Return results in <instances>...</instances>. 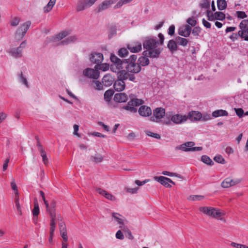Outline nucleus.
I'll list each match as a JSON object with an SVG mask.
<instances>
[{"instance_id":"nucleus-10","label":"nucleus","mask_w":248,"mask_h":248,"mask_svg":"<svg viewBox=\"0 0 248 248\" xmlns=\"http://www.w3.org/2000/svg\"><path fill=\"white\" fill-rule=\"evenodd\" d=\"M83 74L87 78L97 79L99 77V72L97 68H87L83 71Z\"/></svg>"},{"instance_id":"nucleus-30","label":"nucleus","mask_w":248,"mask_h":248,"mask_svg":"<svg viewBox=\"0 0 248 248\" xmlns=\"http://www.w3.org/2000/svg\"><path fill=\"white\" fill-rule=\"evenodd\" d=\"M175 40L178 45L182 46H186L189 42L188 40L187 39L180 36L176 37Z\"/></svg>"},{"instance_id":"nucleus-51","label":"nucleus","mask_w":248,"mask_h":248,"mask_svg":"<svg viewBox=\"0 0 248 248\" xmlns=\"http://www.w3.org/2000/svg\"><path fill=\"white\" fill-rule=\"evenodd\" d=\"M201 31V29L199 27H195L193 28L191 31L192 34L196 37H198L199 35V33Z\"/></svg>"},{"instance_id":"nucleus-52","label":"nucleus","mask_w":248,"mask_h":248,"mask_svg":"<svg viewBox=\"0 0 248 248\" xmlns=\"http://www.w3.org/2000/svg\"><path fill=\"white\" fill-rule=\"evenodd\" d=\"M186 22L188 23V25L192 27L195 26L197 24V21L193 17L188 18L186 20Z\"/></svg>"},{"instance_id":"nucleus-37","label":"nucleus","mask_w":248,"mask_h":248,"mask_svg":"<svg viewBox=\"0 0 248 248\" xmlns=\"http://www.w3.org/2000/svg\"><path fill=\"white\" fill-rule=\"evenodd\" d=\"M201 160L203 163L208 165L212 166L214 164V162L212 159L208 156L206 155H204L202 156Z\"/></svg>"},{"instance_id":"nucleus-48","label":"nucleus","mask_w":248,"mask_h":248,"mask_svg":"<svg viewBox=\"0 0 248 248\" xmlns=\"http://www.w3.org/2000/svg\"><path fill=\"white\" fill-rule=\"evenodd\" d=\"M132 0H120L114 6V8H118L123 5L130 2Z\"/></svg>"},{"instance_id":"nucleus-3","label":"nucleus","mask_w":248,"mask_h":248,"mask_svg":"<svg viewBox=\"0 0 248 248\" xmlns=\"http://www.w3.org/2000/svg\"><path fill=\"white\" fill-rule=\"evenodd\" d=\"M199 210L208 216L226 222V220L224 218L221 217L224 215V213L220 212L219 209L212 207L204 206L200 207Z\"/></svg>"},{"instance_id":"nucleus-41","label":"nucleus","mask_w":248,"mask_h":248,"mask_svg":"<svg viewBox=\"0 0 248 248\" xmlns=\"http://www.w3.org/2000/svg\"><path fill=\"white\" fill-rule=\"evenodd\" d=\"M214 14L216 17V20H223L226 17L225 15L222 12H216Z\"/></svg>"},{"instance_id":"nucleus-15","label":"nucleus","mask_w":248,"mask_h":248,"mask_svg":"<svg viewBox=\"0 0 248 248\" xmlns=\"http://www.w3.org/2000/svg\"><path fill=\"white\" fill-rule=\"evenodd\" d=\"M90 60L93 63L96 65L100 64L103 60V54L101 53H92L90 55Z\"/></svg>"},{"instance_id":"nucleus-61","label":"nucleus","mask_w":248,"mask_h":248,"mask_svg":"<svg viewBox=\"0 0 248 248\" xmlns=\"http://www.w3.org/2000/svg\"><path fill=\"white\" fill-rule=\"evenodd\" d=\"M174 32L175 26L174 25H172L169 27L168 32L170 35L172 36L174 34Z\"/></svg>"},{"instance_id":"nucleus-21","label":"nucleus","mask_w":248,"mask_h":248,"mask_svg":"<svg viewBox=\"0 0 248 248\" xmlns=\"http://www.w3.org/2000/svg\"><path fill=\"white\" fill-rule=\"evenodd\" d=\"M127 47L128 49L131 52L137 53L141 50L142 45L141 43L136 42L133 44L128 45Z\"/></svg>"},{"instance_id":"nucleus-33","label":"nucleus","mask_w":248,"mask_h":248,"mask_svg":"<svg viewBox=\"0 0 248 248\" xmlns=\"http://www.w3.org/2000/svg\"><path fill=\"white\" fill-rule=\"evenodd\" d=\"M70 33V31H63L58 34L55 37V39L58 41L61 40L68 36Z\"/></svg>"},{"instance_id":"nucleus-28","label":"nucleus","mask_w":248,"mask_h":248,"mask_svg":"<svg viewBox=\"0 0 248 248\" xmlns=\"http://www.w3.org/2000/svg\"><path fill=\"white\" fill-rule=\"evenodd\" d=\"M212 116L217 118L220 116H228V113L227 111L223 109H218L213 112Z\"/></svg>"},{"instance_id":"nucleus-43","label":"nucleus","mask_w":248,"mask_h":248,"mask_svg":"<svg viewBox=\"0 0 248 248\" xmlns=\"http://www.w3.org/2000/svg\"><path fill=\"white\" fill-rule=\"evenodd\" d=\"M56 206V202L55 201H52L51 203L50 206H49L48 209L47 210V212L49 214H50L51 211H53L54 213L55 212V207Z\"/></svg>"},{"instance_id":"nucleus-35","label":"nucleus","mask_w":248,"mask_h":248,"mask_svg":"<svg viewBox=\"0 0 248 248\" xmlns=\"http://www.w3.org/2000/svg\"><path fill=\"white\" fill-rule=\"evenodd\" d=\"M90 159L96 163L101 162L103 160V157L100 154H96L95 155H92Z\"/></svg>"},{"instance_id":"nucleus-29","label":"nucleus","mask_w":248,"mask_h":248,"mask_svg":"<svg viewBox=\"0 0 248 248\" xmlns=\"http://www.w3.org/2000/svg\"><path fill=\"white\" fill-rule=\"evenodd\" d=\"M77 40V37L75 36H70L63 40V41L60 42V44L62 45H67L69 44L74 43Z\"/></svg>"},{"instance_id":"nucleus-62","label":"nucleus","mask_w":248,"mask_h":248,"mask_svg":"<svg viewBox=\"0 0 248 248\" xmlns=\"http://www.w3.org/2000/svg\"><path fill=\"white\" fill-rule=\"evenodd\" d=\"M150 181L149 179H146L143 181H140V180H137L135 181V183L139 186H141L146 183Z\"/></svg>"},{"instance_id":"nucleus-55","label":"nucleus","mask_w":248,"mask_h":248,"mask_svg":"<svg viewBox=\"0 0 248 248\" xmlns=\"http://www.w3.org/2000/svg\"><path fill=\"white\" fill-rule=\"evenodd\" d=\"M11 186L12 189L13 190H14L15 194L18 193L17 186L15 183V179L13 178H12V181L11 183Z\"/></svg>"},{"instance_id":"nucleus-20","label":"nucleus","mask_w":248,"mask_h":248,"mask_svg":"<svg viewBox=\"0 0 248 248\" xmlns=\"http://www.w3.org/2000/svg\"><path fill=\"white\" fill-rule=\"evenodd\" d=\"M187 117L192 121H201L202 114L199 111H192L188 113Z\"/></svg>"},{"instance_id":"nucleus-42","label":"nucleus","mask_w":248,"mask_h":248,"mask_svg":"<svg viewBox=\"0 0 248 248\" xmlns=\"http://www.w3.org/2000/svg\"><path fill=\"white\" fill-rule=\"evenodd\" d=\"M50 217V226L53 227H56V223L55 222L56 219V213H54L53 211H51L50 214H49Z\"/></svg>"},{"instance_id":"nucleus-34","label":"nucleus","mask_w":248,"mask_h":248,"mask_svg":"<svg viewBox=\"0 0 248 248\" xmlns=\"http://www.w3.org/2000/svg\"><path fill=\"white\" fill-rule=\"evenodd\" d=\"M56 1V0H50L44 8V12L47 13L50 11L55 5Z\"/></svg>"},{"instance_id":"nucleus-47","label":"nucleus","mask_w":248,"mask_h":248,"mask_svg":"<svg viewBox=\"0 0 248 248\" xmlns=\"http://www.w3.org/2000/svg\"><path fill=\"white\" fill-rule=\"evenodd\" d=\"M123 79L126 80L128 79L129 80L134 81L135 79V77L134 75L129 74L127 73H125L122 76Z\"/></svg>"},{"instance_id":"nucleus-63","label":"nucleus","mask_w":248,"mask_h":248,"mask_svg":"<svg viewBox=\"0 0 248 248\" xmlns=\"http://www.w3.org/2000/svg\"><path fill=\"white\" fill-rule=\"evenodd\" d=\"M106 198L110 201H113L115 200V197L110 193L107 192L106 195L104 196Z\"/></svg>"},{"instance_id":"nucleus-16","label":"nucleus","mask_w":248,"mask_h":248,"mask_svg":"<svg viewBox=\"0 0 248 248\" xmlns=\"http://www.w3.org/2000/svg\"><path fill=\"white\" fill-rule=\"evenodd\" d=\"M195 145V143L192 141H188L184 144H181L175 148L176 150H179L184 152L191 151L193 146Z\"/></svg>"},{"instance_id":"nucleus-9","label":"nucleus","mask_w":248,"mask_h":248,"mask_svg":"<svg viewBox=\"0 0 248 248\" xmlns=\"http://www.w3.org/2000/svg\"><path fill=\"white\" fill-rule=\"evenodd\" d=\"M26 41H23L20 45L17 48H13L10 49L9 53L11 56L15 58H20L22 57V50L26 46Z\"/></svg>"},{"instance_id":"nucleus-32","label":"nucleus","mask_w":248,"mask_h":248,"mask_svg":"<svg viewBox=\"0 0 248 248\" xmlns=\"http://www.w3.org/2000/svg\"><path fill=\"white\" fill-rule=\"evenodd\" d=\"M120 228L122 229L124 232H125L126 236L130 240L134 239V237L132 234L131 231L125 226H120Z\"/></svg>"},{"instance_id":"nucleus-50","label":"nucleus","mask_w":248,"mask_h":248,"mask_svg":"<svg viewBox=\"0 0 248 248\" xmlns=\"http://www.w3.org/2000/svg\"><path fill=\"white\" fill-rule=\"evenodd\" d=\"M235 112L236 115L239 117V118H241L243 117L244 115V111L243 109L241 108H234Z\"/></svg>"},{"instance_id":"nucleus-60","label":"nucleus","mask_w":248,"mask_h":248,"mask_svg":"<svg viewBox=\"0 0 248 248\" xmlns=\"http://www.w3.org/2000/svg\"><path fill=\"white\" fill-rule=\"evenodd\" d=\"M116 237L120 240H123L124 238V235L121 230H119L116 233Z\"/></svg>"},{"instance_id":"nucleus-49","label":"nucleus","mask_w":248,"mask_h":248,"mask_svg":"<svg viewBox=\"0 0 248 248\" xmlns=\"http://www.w3.org/2000/svg\"><path fill=\"white\" fill-rule=\"evenodd\" d=\"M214 159L216 162L218 163L224 164L226 163L225 159L221 155H216L214 158Z\"/></svg>"},{"instance_id":"nucleus-22","label":"nucleus","mask_w":248,"mask_h":248,"mask_svg":"<svg viewBox=\"0 0 248 248\" xmlns=\"http://www.w3.org/2000/svg\"><path fill=\"white\" fill-rule=\"evenodd\" d=\"M154 179L166 187L170 188L171 187V186L168 182L169 178L161 176L159 177L155 176Z\"/></svg>"},{"instance_id":"nucleus-64","label":"nucleus","mask_w":248,"mask_h":248,"mask_svg":"<svg viewBox=\"0 0 248 248\" xmlns=\"http://www.w3.org/2000/svg\"><path fill=\"white\" fill-rule=\"evenodd\" d=\"M137 57L136 55H132L129 59H125L127 62H136Z\"/></svg>"},{"instance_id":"nucleus-56","label":"nucleus","mask_w":248,"mask_h":248,"mask_svg":"<svg viewBox=\"0 0 248 248\" xmlns=\"http://www.w3.org/2000/svg\"><path fill=\"white\" fill-rule=\"evenodd\" d=\"M207 16L208 17V19L210 21H214L216 20V17L214 14L212 13L209 10H207Z\"/></svg>"},{"instance_id":"nucleus-14","label":"nucleus","mask_w":248,"mask_h":248,"mask_svg":"<svg viewBox=\"0 0 248 248\" xmlns=\"http://www.w3.org/2000/svg\"><path fill=\"white\" fill-rule=\"evenodd\" d=\"M241 180L240 179L233 180L230 178H227L223 180L221 185L223 188H228L239 184Z\"/></svg>"},{"instance_id":"nucleus-18","label":"nucleus","mask_w":248,"mask_h":248,"mask_svg":"<svg viewBox=\"0 0 248 248\" xmlns=\"http://www.w3.org/2000/svg\"><path fill=\"white\" fill-rule=\"evenodd\" d=\"M139 113L142 117H148L151 115L152 110L149 107L143 105L140 107Z\"/></svg>"},{"instance_id":"nucleus-40","label":"nucleus","mask_w":248,"mask_h":248,"mask_svg":"<svg viewBox=\"0 0 248 248\" xmlns=\"http://www.w3.org/2000/svg\"><path fill=\"white\" fill-rule=\"evenodd\" d=\"M40 152L44 164L47 165L48 163V160L46 152L44 149L41 148V149H40Z\"/></svg>"},{"instance_id":"nucleus-27","label":"nucleus","mask_w":248,"mask_h":248,"mask_svg":"<svg viewBox=\"0 0 248 248\" xmlns=\"http://www.w3.org/2000/svg\"><path fill=\"white\" fill-rule=\"evenodd\" d=\"M148 57L144 55V56H141L139 58L137 62L140 67L147 66L149 64V60Z\"/></svg>"},{"instance_id":"nucleus-8","label":"nucleus","mask_w":248,"mask_h":248,"mask_svg":"<svg viewBox=\"0 0 248 248\" xmlns=\"http://www.w3.org/2000/svg\"><path fill=\"white\" fill-rule=\"evenodd\" d=\"M165 114V109L162 108H157L153 110V116L150 117L151 121L158 122Z\"/></svg>"},{"instance_id":"nucleus-4","label":"nucleus","mask_w":248,"mask_h":248,"mask_svg":"<svg viewBox=\"0 0 248 248\" xmlns=\"http://www.w3.org/2000/svg\"><path fill=\"white\" fill-rule=\"evenodd\" d=\"M130 100L127 105L123 107V108L131 113H135L137 111L136 107L140 106L143 103V101L134 97V95L130 96Z\"/></svg>"},{"instance_id":"nucleus-7","label":"nucleus","mask_w":248,"mask_h":248,"mask_svg":"<svg viewBox=\"0 0 248 248\" xmlns=\"http://www.w3.org/2000/svg\"><path fill=\"white\" fill-rule=\"evenodd\" d=\"M125 65V71L134 74L138 73L141 71V67L138 62H127L124 63Z\"/></svg>"},{"instance_id":"nucleus-31","label":"nucleus","mask_w":248,"mask_h":248,"mask_svg":"<svg viewBox=\"0 0 248 248\" xmlns=\"http://www.w3.org/2000/svg\"><path fill=\"white\" fill-rule=\"evenodd\" d=\"M112 216L117 221V222L121 225V226L124 225V219L121 218L122 215L117 213H112Z\"/></svg>"},{"instance_id":"nucleus-6","label":"nucleus","mask_w":248,"mask_h":248,"mask_svg":"<svg viewBox=\"0 0 248 248\" xmlns=\"http://www.w3.org/2000/svg\"><path fill=\"white\" fill-rule=\"evenodd\" d=\"M97 0H78L77 6V12L85 10L87 7L92 6Z\"/></svg>"},{"instance_id":"nucleus-36","label":"nucleus","mask_w":248,"mask_h":248,"mask_svg":"<svg viewBox=\"0 0 248 248\" xmlns=\"http://www.w3.org/2000/svg\"><path fill=\"white\" fill-rule=\"evenodd\" d=\"M217 5L218 10H223L226 9L227 3L225 0H217Z\"/></svg>"},{"instance_id":"nucleus-13","label":"nucleus","mask_w":248,"mask_h":248,"mask_svg":"<svg viewBox=\"0 0 248 248\" xmlns=\"http://www.w3.org/2000/svg\"><path fill=\"white\" fill-rule=\"evenodd\" d=\"M187 120V117L186 115H182L179 114L173 115L171 117V121L176 124L184 123Z\"/></svg>"},{"instance_id":"nucleus-12","label":"nucleus","mask_w":248,"mask_h":248,"mask_svg":"<svg viewBox=\"0 0 248 248\" xmlns=\"http://www.w3.org/2000/svg\"><path fill=\"white\" fill-rule=\"evenodd\" d=\"M120 77L119 79L116 80L113 84V88L115 91L118 92H120L123 91L125 87V83L124 82V80L123 79V77L121 75H120Z\"/></svg>"},{"instance_id":"nucleus-5","label":"nucleus","mask_w":248,"mask_h":248,"mask_svg":"<svg viewBox=\"0 0 248 248\" xmlns=\"http://www.w3.org/2000/svg\"><path fill=\"white\" fill-rule=\"evenodd\" d=\"M31 25V22L30 21H27L21 25L16 30V37L18 39H22L29 29Z\"/></svg>"},{"instance_id":"nucleus-44","label":"nucleus","mask_w":248,"mask_h":248,"mask_svg":"<svg viewBox=\"0 0 248 248\" xmlns=\"http://www.w3.org/2000/svg\"><path fill=\"white\" fill-rule=\"evenodd\" d=\"M204 197L202 195H190L188 200L191 201H201L204 199Z\"/></svg>"},{"instance_id":"nucleus-38","label":"nucleus","mask_w":248,"mask_h":248,"mask_svg":"<svg viewBox=\"0 0 248 248\" xmlns=\"http://www.w3.org/2000/svg\"><path fill=\"white\" fill-rule=\"evenodd\" d=\"M113 93L114 92L112 90H108L106 91L104 93L105 100L107 102L109 101L113 95Z\"/></svg>"},{"instance_id":"nucleus-19","label":"nucleus","mask_w":248,"mask_h":248,"mask_svg":"<svg viewBox=\"0 0 248 248\" xmlns=\"http://www.w3.org/2000/svg\"><path fill=\"white\" fill-rule=\"evenodd\" d=\"M114 2L112 0H106L103 1L102 3L98 6L97 12L99 13L107 9L110 7L111 4L114 3Z\"/></svg>"},{"instance_id":"nucleus-45","label":"nucleus","mask_w":248,"mask_h":248,"mask_svg":"<svg viewBox=\"0 0 248 248\" xmlns=\"http://www.w3.org/2000/svg\"><path fill=\"white\" fill-rule=\"evenodd\" d=\"M128 51L126 48H122L118 52V55L121 57H125L127 55Z\"/></svg>"},{"instance_id":"nucleus-11","label":"nucleus","mask_w":248,"mask_h":248,"mask_svg":"<svg viewBox=\"0 0 248 248\" xmlns=\"http://www.w3.org/2000/svg\"><path fill=\"white\" fill-rule=\"evenodd\" d=\"M161 51L162 49L160 48H155L153 49H149L148 50L144 51L143 52V54L150 58H157L159 57Z\"/></svg>"},{"instance_id":"nucleus-57","label":"nucleus","mask_w":248,"mask_h":248,"mask_svg":"<svg viewBox=\"0 0 248 248\" xmlns=\"http://www.w3.org/2000/svg\"><path fill=\"white\" fill-rule=\"evenodd\" d=\"M20 21V18L18 17H14L11 22V25L12 26H16L18 25Z\"/></svg>"},{"instance_id":"nucleus-2","label":"nucleus","mask_w":248,"mask_h":248,"mask_svg":"<svg viewBox=\"0 0 248 248\" xmlns=\"http://www.w3.org/2000/svg\"><path fill=\"white\" fill-rule=\"evenodd\" d=\"M110 59L112 62L110 68L112 71L115 73H119L121 71L125 72V65L124 63L126 62V60H121L112 54H111Z\"/></svg>"},{"instance_id":"nucleus-26","label":"nucleus","mask_w":248,"mask_h":248,"mask_svg":"<svg viewBox=\"0 0 248 248\" xmlns=\"http://www.w3.org/2000/svg\"><path fill=\"white\" fill-rule=\"evenodd\" d=\"M32 214L34 216V221L35 223H37V217L38 215L40 213V210H39V206L38 203V201L36 199H34V208L33 209L32 211Z\"/></svg>"},{"instance_id":"nucleus-39","label":"nucleus","mask_w":248,"mask_h":248,"mask_svg":"<svg viewBox=\"0 0 248 248\" xmlns=\"http://www.w3.org/2000/svg\"><path fill=\"white\" fill-rule=\"evenodd\" d=\"M109 67V64L107 63H102L96 65L94 66V68H97L98 70L99 69L105 71L108 69Z\"/></svg>"},{"instance_id":"nucleus-46","label":"nucleus","mask_w":248,"mask_h":248,"mask_svg":"<svg viewBox=\"0 0 248 248\" xmlns=\"http://www.w3.org/2000/svg\"><path fill=\"white\" fill-rule=\"evenodd\" d=\"M200 6L202 8L208 10L210 8V1L208 0H202Z\"/></svg>"},{"instance_id":"nucleus-25","label":"nucleus","mask_w":248,"mask_h":248,"mask_svg":"<svg viewBox=\"0 0 248 248\" xmlns=\"http://www.w3.org/2000/svg\"><path fill=\"white\" fill-rule=\"evenodd\" d=\"M114 100L118 102H125L127 100V95L122 93H116L114 97Z\"/></svg>"},{"instance_id":"nucleus-24","label":"nucleus","mask_w":248,"mask_h":248,"mask_svg":"<svg viewBox=\"0 0 248 248\" xmlns=\"http://www.w3.org/2000/svg\"><path fill=\"white\" fill-rule=\"evenodd\" d=\"M114 82V79L110 75H106L102 79V83L105 86L108 87Z\"/></svg>"},{"instance_id":"nucleus-17","label":"nucleus","mask_w":248,"mask_h":248,"mask_svg":"<svg viewBox=\"0 0 248 248\" xmlns=\"http://www.w3.org/2000/svg\"><path fill=\"white\" fill-rule=\"evenodd\" d=\"M191 31V27L189 25H186L179 29L178 34L185 37H187L190 34Z\"/></svg>"},{"instance_id":"nucleus-53","label":"nucleus","mask_w":248,"mask_h":248,"mask_svg":"<svg viewBox=\"0 0 248 248\" xmlns=\"http://www.w3.org/2000/svg\"><path fill=\"white\" fill-rule=\"evenodd\" d=\"M162 174L165 175H167L169 176H175L178 178H181L180 175L179 174L173 173V172H170L169 171H163L162 172Z\"/></svg>"},{"instance_id":"nucleus-1","label":"nucleus","mask_w":248,"mask_h":248,"mask_svg":"<svg viewBox=\"0 0 248 248\" xmlns=\"http://www.w3.org/2000/svg\"><path fill=\"white\" fill-rule=\"evenodd\" d=\"M158 36L159 38V41L156 37L149 36L146 37L143 43V48L147 50L153 49L156 48L158 45H162L164 43V36L161 33H159Z\"/></svg>"},{"instance_id":"nucleus-58","label":"nucleus","mask_w":248,"mask_h":248,"mask_svg":"<svg viewBox=\"0 0 248 248\" xmlns=\"http://www.w3.org/2000/svg\"><path fill=\"white\" fill-rule=\"evenodd\" d=\"M236 16L238 18L243 19L247 17V15L245 12L243 11H237L236 13Z\"/></svg>"},{"instance_id":"nucleus-59","label":"nucleus","mask_w":248,"mask_h":248,"mask_svg":"<svg viewBox=\"0 0 248 248\" xmlns=\"http://www.w3.org/2000/svg\"><path fill=\"white\" fill-rule=\"evenodd\" d=\"M146 134L148 136L152 137H153V138H155L156 139H160V135L159 134L153 133V132H152L151 131H146Z\"/></svg>"},{"instance_id":"nucleus-54","label":"nucleus","mask_w":248,"mask_h":248,"mask_svg":"<svg viewBox=\"0 0 248 248\" xmlns=\"http://www.w3.org/2000/svg\"><path fill=\"white\" fill-rule=\"evenodd\" d=\"M212 119L211 115L209 113H204L202 114V118H201V121H207L211 120Z\"/></svg>"},{"instance_id":"nucleus-23","label":"nucleus","mask_w":248,"mask_h":248,"mask_svg":"<svg viewBox=\"0 0 248 248\" xmlns=\"http://www.w3.org/2000/svg\"><path fill=\"white\" fill-rule=\"evenodd\" d=\"M167 47L172 54L176 52L178 49V45L176 40H170L167 44Z\"/></svg>"}]
</instances>
